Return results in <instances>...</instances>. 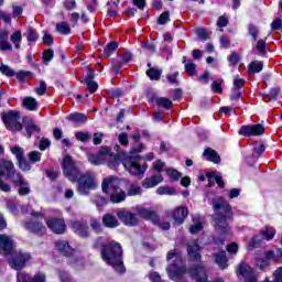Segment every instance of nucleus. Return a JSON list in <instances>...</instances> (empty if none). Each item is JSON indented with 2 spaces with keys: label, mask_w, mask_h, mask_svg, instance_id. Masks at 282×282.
<instances>
[{
  "label": "nucleus",
  "mask_w": 282,
  "mask_h": 282,
  "mask_svg": "<svg viewBox=\"0 0 282 282\" xmlns=\"http://www.w3.org/2000/svg\"><path fill=\"white\" fill-rule=\"evenodd\" d=\"M141 151L142 145H139L138 149H132L130 151V155H127L124 152L113 154L112 151L108 148V156H106L107 166L112 171H118L121 162L126 171H128L130 175H144V173L147 172V166L142 167L140 165V156H138V153H140Z\"/></svg>",
  "instance_id": "obj_1"
},
{
  "label": "nucleus",
  "mask_w": 282,
  "mask_h": 282,
  "mask_svg": "<svg viewBox=\"0 0 282 282\" xmlns=\"http://www.w3.org/2000/svg\"><path fill=\"white\" fill-rule=\"evenodd\" d=\"M62 169L64 171L65 177L69 180V182H77L78 187L77 191L79 195H89V191H96L98 187V182H96V175L91 173L80 174L78 172V167H76V163L72 160V156L65 155L62 162Z\"/></svg>",
  "instance_id": "obj_2"
},
{
  "label": "nucleus",
  "mask_w": 282,
  "mask_h": 282,
  "mask_svg": "<svg viewBox=\"0 0 282 282\" xmlns=\"http://www.w3.org/2000/svg\"><path fill=\"white\" fill-rule=\"evenodd\" d=\"M2 177L11 180L13 184H17L20 195H30V184L21 176V173L17 172L12 161L0 160V191L10 193V185L6 184Z\"/></svg>",
  "instance_id": "obj_3"
},
{
  "label": "nucleus",
  "mask_w": 282,
  "mask_h": 282,
  "mask_svg": "<svg viewBox=\"0 0 282 282\" xmlns=\"http://www.w3.org/2000/svg\"><path fill=\"white\" fill-rule=\"evenodd\" d=\"M213 208L215 210L214 215V226L215 230L219 235H226L229 232L230 228L228 227L227 219L232 217V206L226 200V198L219 196L214 199Z\"/></svg>",
  "instance_id": "obj_4"
},
{
  "label": "nucleus",
  "mask_w": 282,
  "mask_h": 282,
  "mask_svg": "<svg viewBox=\"0 0 282 282\" xmlns=\"http://www.w3.org/2000/svg\"><path fill=\"white\" fill-rule=\"evenodd\" d=\"M101 259L108 265H111L116 272L122 274L126 272L124 263L122 262V247L116 241L104 246L101 250Z\"/></svg>",
  "instance_id": "obj_5"
},
{
  "label": "nucleus",
  "mask_w": 282,
  "mask_h": 282,
  "mask_svg": "<svg viewBox=\"0 0 282 282\" xmlns=\"http://www.w3.org/2000/svg\"><path fill=\"white\" fill-rule=\"evenodd\" d=\"M169 267L166 268L167 276L171 281H180L186 274V265L177 249L170 250L166 254Z\"/></svg>",
  "instance_id": "obj_6"
},
{
  "label": "nucleus",
  "mask_w": 282,
  "mask_h": 282,
  "mask_svg": "<svg viewBox=\"0 0 282 282\" xmlns=\"http://www.w3.org/2000/svg\"><path fill=\"white\" fill-rule=\"evenodd\" d=\"M118 184H120V180L116 176L104 178L101 184L102 193L110 196L112 204H121V202L127 199V192L118 187Z\"/></svg>",
  "instance_id": "obj_7"
},
{
  "label": "nucleus",
  "mask_w": 282,
  "mask_h": 282,
  "mask_svg": "<svg viewBox=\"0 0 282 282\" xmlns=\"http://www.w3.org/2000/svg\"><path fill=\"white\" fill-rule=\"evenodd\" d=\"M21 115L18 111L2 113V122H4V127H7L9 131H21V129H23L21 121H19Z\"/></svg>",
  "instance_id": "obj_8"
},
{
  "label": "nucleus",
  "mask_w": 282,
  "mask_h": 282,
  "mask_svg": "<svg viewBox=\"0 0 282 282\" xmlns=\"http://www.w3.org/2000/svg\"><path fill=\"white\" fill-rule=\"evenodd\" d=\"M10 151L15 156L18 166L19 169H21V171H31L32 166L30 165V163H28V160L25 159V150H23V148L14 145L11 147Z\"/></svg>",
  "instance_id": "obj_9"
},
{
  "label": "nucleus",
  "mask_w": 282,
  "mask_h": 282,
  "mask_svg": "<svg viewBox=\"0 0 282 282\" xmlns=\"http://www.w3.org/2000/svg\"><path fill=\"white\" fill-rule=\"evenodd\" d=\"M30 259H32L30 253L19 250L14 252L10 265L13 268V270H22V268H25V263H28Z\"/></svg>",
  "instance_id": "obj_10"
},
{
  "label": "nucleus",
  "mask_w": 282,
  "mask_h": 282,
  "mask_svg": "<svg viewBox=\"0 0 282 282\" xmlns=\"http://www.w3.org/2000/svg\"><path fill=\"white\" fill-rule=\"evenodd\" d=\"M109 155V148H101L98 154H88V162L94 166H100V164H105L107 162V158Z\"/></svg>",
  "instance_id": "obj_11"
},
{
  "label": "nucleus",
  "mask_w": 282,
  "mask_h": 282,
  "mask_svg": "<svg viewBox=\"0 0 282 282\" xmlns=\"http://www.w3.org/2000/svg\"><path fill=\"white\" fill-rule=\"evenodd\" d=\"M265 133V127L263 124L258 123L253 126H243L239 130V135H263Z\"/></svg>",
  "instance_id": "obj_12"
},
{
  "label": "nucleus",
  "mask_w": 282,
  "mask_h": 282,
  "mask_svg": "<svg viewBox=\"0 0 282 282\" xmlns=\"http://www.w3.org/2000/svg\"><path fill=\"white\" fill-rule=\"evenodd\" d=\"M46 226L52 230V232H55V235H63L67 230L65 220L58 218L46 219Z\"/></svg>",
  "instance_id": "obj_13"
},
{
  "label": "nucleus",
  "mask_w": 282,
  "mask_h": 282,
  "mask_svg": "<svg viewBox=\"0 0 282 282\" xmlns=\"http://www.w3.org/2000/svg\"><path fill=\"white\" fill-rule=\"evenodd\" d=\"M117 217L124 224V226H137L138 216L135 214L127 212V210H118Z\"/></svg>",
  "instance_id": "obj_14"
},
{
  "label": "nucleus",
  "mask_w": 282,
  "mask_h": 282,
  "mask_svg": "<svg viewBox=\"0 0 282 282\" xmlns=\"http://www.w3.org/2000/svg\"><path fill=\"white\" fill-rule=\"evenodd\" d=\"M14 250V240L8 235H0V254H10Z\"/></svg>",
  "instance_id": "obj_15"
},
{
  "label": "nucleus",
  "mask_w": 282,
  "mask_h": 282,
  "mask_svg": "<svg viewBox=\"0 0 282 282\" xmlns=\"http://www.w3.org/2000/svg\"><path fill=\"white\" fill-rule=\"evenodd\" d=\"M189 276L196 280V282H208V275L206 274V267L197 265L188 271Z\"/></svg>",
  "instance_id": "obj_16"
},
{
  "label": "nucleus",
  "mask_w": 282,
  "mask_h": 282,
  "mask_svg": "<svg viewBox=\"0 0 282 282\" xmlns=\"http://www.w3.org/2000/svg\"><path fill=\"white\" fill-rule=\"evenodd\" d=\"M253 273H254V271L252 270V268H250V265L243 264V263L240 264L237 270L238 276H243V279H246L245 282H257Z\"/></svg>",
  "instance_id": "obj_17"
},
{
  "label": "nucleus",
  "mask_w": 282,
  "mask_h": 282,
  "mask_svg": "<svg viewBox=\"0 0 282 282\" xmlns=\"http://www.w3.org/2000/svg\"><path fill=\"white\" fill-rule=\"evenodd\" d=\"M187 254L191 261H199L202 259V253H199V245L197 240H194L187 245Z\"/></svg>",
  "instance_id": "obj_18"
},
{
  "label": "nucleus",
  "mask_w": 282,
  "mask_h": 282,
  "mask_svg": "<svg viewBox=\"0 0 282 282\" xmlns=\"http://www.w3.org/2000/svg\"><path fill=\"white\" fill-rule=\"evenodd\" d=\"M186 217H188V208L185 206H178L174 209L173 213V218L175 224H177L178 226L181 224H184Z\"/></svg>",
  "instance_id": "obj_19"
},
{
  "label": "nucleus",
  "mask_w": 282,
  "mask_h": 282,
  "mask_svg": "<svg viewBox=\"0 0 282 282\" xmlns=\"http://www.w3.org/2000/svg\"><path fill=\"white\" fill-rule=\"evenodd\" d=\"M45 273H36L33 278H30L28 273H19L18 274V282H45Z\"/></svg>",
  "instance_id": "obj_20"
},
{
  "label": "nucleus",
  "mask_w": 282,
  "mask_h": 282,
  "mask_svg": "<svg viewBox=\"0 0 282 282\" xmlns=\"http://www.w3.org/2000/svg\"><path fill=\"white\" fill-rule=\"evenodd\" d=\"M162 182H164L162 174H155L145 178L142 182V186L143 188H155V186H158V184H162Z\"/></svg>",
  "instance_id": "obj_21"
},
{
  "label": "nucleus",
  "mask_w": 282,
  "mask_h": 282,
  "mask_svg": "<svg viewBox=\"0 0 282 282\" xmlns=\"http://www.w3.org/2000/svg\"><path fill=\"white\" fill-rule=\"evenodd\" d=\"M55 248L65 257L74 254V248L69 246V242L65 240H59L55 243Z\"/></svg>",
  "instance_id": "obj_22"
},
{
  "label": "nucleus",
  "mask_w": 282,
  "mask_h": 282,
  "mask_svg": "<svg viewBox=\"0 0 282 282\" xmlns=\"http://www.w3.org/2000/svg\"><path fill=\"white\" fill-rule=\"evenodd\" d=\"M102 224L106 228H118V226H120L118 218L111 214L104 215Z\"/></svg>",
  "instance_id": "obj_23"
},
{
  "label": "nucleus",
  "mask_w": 282,
  "mask_h": 282,
  "mask_svg": "<svg viewBox=\"0 0 282 282\" xmlns=\"http://www.w3.org/2000/svg\"><path fill=\"white\" fill-rule=\"evenodd\" d=\"M73 230L79 235V237H88L89 236V227H87V224L75 221L73 223Z\"/></svg>",
  "instance_id": "obj_24"
},
{
  "label": "nucleus",
  "mask_w": 282,
  "mask_h": 282,
  "mask_svg": "<svg viewBox=\"0 0 282 282\" xmlns=\"http://www.w3.org/2000/svg\"><path fill=\"white\" fill-rule=\"evenodd\" d=\"M66 120L75 122V124H84V122H87V115L80 112L70 113L67 116Z\"/></svg>",
  "instance_id": "obj_25"
},
{
  "label": "nucleus",
  "mask_w": 282,
  "mask_h": 282,
  "mask_svg": "<svg viewBox=\"0 0 282 282\" xmlns=\"http://www.w3.org/2000/svg\"><path fill=\"white\" fill-rule=\"evenodd\" d=\"M23 107L28 109V111H36L39 108V101L34 97H25L22 101Z\"/></svg>",
  "instance_id": "obj_26"
},
{
  "label": "nucleus",
  "mask_w": 282,
  "mask_h": 282,
  "mask_svg": "<svg viewBox=\"0 0 282 282\" xmlns=\"http://www.w3.org/2000/svg\"><path fill=\"white\" fill-rule=\"evenodd\" d=\"M25 228H28V230H31V232H36L37 235H43L46 230L44 225L41 223H26Z\"/></svg>",
  "instance_id": "obj_27"
},
{
  "label": "nucleus",
  "mask_w": 282,
  "mask_h": 282,
  "mask_svg": "<svg viewBox=\"0 0 282 282\" xmlns=\"http://www.w3.org/2000/svg\"><path fill=\"white\" fill-rule=\"evenodd\" d=\"M260 235L262 239H265V241H272V239H274V235H276V229H274V227H265L261 229Z\"/></svg>",
  "instance_id": "obj_28"
},
{
  "label": "nucleus",
  "mask_w": 282,
  "mask_h": 282,
  "mask_svg": "<svg viewBox=\"0 0 282 282\" xmlns=\"http://www.w3.org/2000/svg\"><path fill=\"white\" fill-rule=\"evenodd\" d=\"M203 155H205V158H207V162H214V164H219L220 162V158L219 154H217V152H215V150L212 149H206L203 153Z\"/></svg>",
  "instance_id": "obj_29"
},
{
  "label": "nucleus",
  "mask_w": 282,
  "mask_h": 282,
  "mask_svg": "<svg viewBox=\"0 0 282 282\" xmlns=\"http://www.w3.org/2000/svg\"><path fill=\"white\" fill-rule=\"evenodd\" d=\"M216 263L221 268V270H226L228 268V259L226 258V251H220L216 254Z\"/></svg>",
  "instance_id": "obj_30"
},
{
  "label": "nucleus",
  "mask_w": 282,
  "mask_h": 282,
  "mask_svg": "<svg viewBox=\"0 0 282 282\" xmlns=\"http://www.w3.org/2000/svg\"><path fill=\"white\" fill-rule=\"evenodd\" d=\"M55 30L59 34H64V35H67L72 32V28H69V24L67 22L57 23Z\"/></svg>",
  "instance_id": "obj_31"
},
{
  "label": "nucleus",
  "mask_w": 282,
  "mask_h": 282,
  "mask_svg": "<svg viewBox=\"0 0 282 282\" xmlns=\"http://www.w3.org/2000/svg\"><path fill=\"white\" fill-rule=\"evenodd\" d=\"M11 42L13 44H15V50H20L21 47V41H23V35L21 33V31H15L12 35H11Z\"/></svg>",
  "instance_id": "obj_32"
},
{
  "label": "nucleus",
  "mask_w": 282,
  "mask_h": 282,
  "mask_svg": "<svg viewBox=\"0 0 282 282\" xmlns=\"http://www.w3.org/2000/svg\"><path fill=\"white\" fill-rule=\"evenodd\" d=\"M263 70V63L259 61L251 62L249 64V72L251 74H259V72Z\"/></svg>",
  "instance_id": "obj_33"
},
{
  "label": "nucleus",
  "mask_w": 282,
  "mask_h": 282,
  "mask_svg": "<svg viewBox=\"0 0 282 282\" xmlns=\"http://www.w3.org/2000/svg\"><path fill=\"white\" fill-rule=\"evenodd\" d=\"M126 195H128L129 197H135V195H142V187H140V185L138 184H131Z\"/></svg>",
  "instance_id": "obj_34"
},
{
  "label": "nucleus",
  "mask_w": 282,
  "mask_h": 282,
  "mask_svg": "<svg viewBox=\"0 0 282 282\" xmlns=\"http://www.w3.org/2000/svg\"><path fill=\"white\" fill-rule=\"evenodd\" d=\"M166 174L169 175L171 182H178L182 178V173L174 169H167L165 170Z\"/></svg>",
  "instance_id": "obj_35"
},
{
  "label": "nucleus",
  "mask_w": 282,
  "mask_h": 282,
  "mask_svg": "<svg viewBox=\"0 0 282 282\" xmlns=\"http://www.w3.org/2000/svg\"><path fill=\"white\" fill-rule=\"evenodd\" d=\"M147 76L151 80H158L162 76V69L150 68L147 70Z\"/></svg>",
  "instance_id": "obj_36"
},
{
  "label": "nucleus",
  "mask_w": 282,
  "mask_h": 282,
  "mask_svg": "<svg viewBox=\"0 0 282 282\" xmlns=\"http://www.w3.org/2000/svg\"><path fill=\"white\" fill-rule=\"evenodd\" d=\"M158 195H175V188L169 186H160L156 188Z\"/></svg>",
  "instance_id": "obj_37"
},
{
  "label": "nucleus",
  "mask_w": 282,
  "mask_h": 282,
  "mask_svg": "<svg viewBox=\"0 0 282 282\" xmlns=\"http://www.w3.org/2000/svg\"><path fill=\"white\" fill-rule=\"evenodd\" d=\"M26 41L29 42V45H32V43L39 41V33H36L34 29H29L26 33Z\"/></svg>",
  "instance_id": "obj_38"
},
{
  "label": "nucleus",
  "mask_w": 282,
  "mask_h": 282,
  "mask_svg": "<svg viewBox=\"0 0 282 282\" xmlns=\"http://www.w3.org/2000/svg\"><path fill=\"white\" fill-rule=\"evenodd\" d=\"M185 72L189 76H197V66L193 62H187L185 64Z\"/></svg>",
  "instance_id": "obj_39"
},
{
  "label": "nucleus",
  "mask_w": 282,
  "mask_h": 282,
  "mask_svg": "<svg viewBox=\"0 0 282 282\" xmlns=\"http://www.w3.org/2000/svg\"><path fill=\"white\" fill-rule=\"evenodd\" d=\"M138 213H139L140 217H143V219H152V217H155V213H153L144 207L138 208Z\"/></svg>",
  "instance_id": "obj_40"
},
{
  "label": "nucleus",
  "mask_w": 282,
  "mask_h": 282,
  "mask_svg": "<svg viewBox=\"0 0 282 282\" xmlns=\"http://www.w3.org/2000/svg\"><path fill=\"white\" fill-rule=\"evenodd\" d=\"M116 50H118V43L117 42H110L105 47L104 54H105V56L109 57V56H111L112 52H116Z\"/></svg>",
  "instance_id": "obj_41"
},
{
  "label": "nucleus",
  "mask_w": 282,
  "mask_h": 282,
  "mask_svg": "<svg viewBox=\"0 0 282 282\" xmlns=\"http://www.w3.org/2000/svg\"><path fill=\"white\" fill-rule=\"evenodd\" d=\"M156 105H159V107H163L164 109H170V107H173V101H171L169 98L161 97L156 99Z\"/></svg>",
  "instance_id": "obj_42"
},
{
  "label": "nucleus",
  "mask_w": 282,
  "mask_h": 282,
  "mask_svg": "<svg viewBox=\"0 0 282 282\" xmlns=\"http://www.w3.org/2000/svg\"><path fill=\"white\" fill-rule=\"evenodd\" d=\"M207 177L209 180V182H213V180H215L216 184H218L219 188H224V180L221 178V176L216 175L215 172H212L209 174H207Z\"/></svg>",
  "instance_id": "obj_43"
},
{
  "label": "nucleus",
  "mask_w": 282,
  "mask_h": 282,
  "mask_svg": "<svg viewBox=\"0 0 282 282\" xmlns=\"http://www.w3.org/2000/svg\"><path fill=\"white\" fill-rule=\"evenodd\" d=\"M75 138L79 140V142H87V140H91V134H89V132L79 131L75 133Z\"/></svg>",
  "instance_id": "obj_44"
},
{
  "label": "nucleus",
  "mask_w": 282,
  "mask_h": 282,
  "mask_svg": "<svg viewBox=\"0 0 282 282\" xmlns=\"http://www.w3.org/2000/svg\"><path fill=\"white\" fill-rule=\"evenodd\" d=\"M245 85H246V79L239 78V77H235L234 78V87H232V89H239L240 91H242Z\"/></svg>",
  "instance_id": "obj_45"
},
{
  "label": "nucleus",
  "mask_w": 282,
  "mask_h": 282,
  "mask_svg": "<svg viewBox=\"0 0 282 282\" xmlns=\"http://www.w3.org/2000/svg\"><path fill=\"white\" fill-rule=\"evenodd\" d=\"M217 25H218V30L220 32H224V29L223 28H226V25H228V18L226 15H221L218 18V22H217Z\"/></svg>",
  "instance_id": "obj_46"
},
{
  "label": "nucleus",
  "mask_w": 282,
  "mask_h": 282,
  "mask_svg": "<svg viewBox=\"0 0 282 282\" xmlns=\"http://www.w3.org/2000/svg\"><path fill=\"white\" fill-rule=\"evenodd\" d=\"M248 31H249L250 36H252L253 41H257V39L259 36V29L257 26H254V24H249Z\"/></svg>",
  "instance_id": "obj_47"
},
{
  "label": "nucleus",
  "mask_w": 282,
  "mask_h": 282,
  "mask_svg": "<svg viewBox=\"0 0 282 282\" xmlns=\"http://www.w3.org/2000/svg\"><path fill=\"white\" fill-rule=\"evenodd\" d=\"M169 21H171L169 12H163L159 19H158V23L159 25H166V23H169Z\"/></svg>",
  "instance_id": "obj_48"
},
{
  "label": "nucleus",
  "mask_w": 282,
  "mask_h": 282,
  "mask_svg": "<svg viewBox=\"0 0 282 282\" xmlns=\"http://www.w3.org/2000/svg\"><path fill=\"white\" fill-rule=\"evenodd\" d=\"M29 160L33 164L36 162H41V153L39 151H32L31 153H29Z\"/></svg>",
  "instance_id": "obj_49"
},
{
  "label": "nucleus",
  "mask_w": 282,
  "mask_h": 282,
  "mask_svg": "<svg viewBox=\"0 0 282 282\" xmlns=\"http://www.w3.org/2000/svg\"><path fill=\"white\" fill-rule=\"evenodd\" d=\"M85 83L87 84V89L90 94H94V91L98 89V83L90 79H85Z\"/></svg>",
  "instance_id": "obj_50"
},
{
  "label": "nucleus",
  "mask_w": 282,
  "mask_h": 282,
  "mask_svg": "<svg viewBox=\"0 0 282 282\" xmlns=\"http://www.w3.org/2000/svg\"><path fill=\"white\" fill-rule=\"evenodd\" d=\"M261 245V240H259V237L254 236L251 238V240L248 243V250H254L257 246Z\"/></svg>",
  "instance_id": "obj_51"
},
{
  "label": "nucleus",
  "mask_w": 282,
  "mask_h": 282,
  "mask_svg": "<svg viewBox=\"0 0 282 282\" xmlns=\"http://www.w3.org/2000/svg\"><path fill=\"white\" fill-rule=\"evenodd\" d=\"M43 43L45 45H53L54 44V37L47 31H43V37H42Z\"/></svg>",
  "instance_id": "obj_52"
},
{
  "label": "nucleus",
  "mask_w": 282,
  "mask_h": 282,
  "mask_svg": "<svg viewBox=\"0 0 282 282\" xmlns=\"http://www.w3.org/2000/svg\"><path fill=\"white\" fill-rule=\"evenodd\" d=\"M39 131H41V129L39 128V126L34 124V122H31L28 127H26V133L30 138V135H32V133H39Z\"/></svg>",
  "instance_id": "obj_53"
},
{
  "label": "nucleus",
  "mask_w": 282,
  "mask_h": 282,
  "mask_svg": "<svg viewBox=\"0 0 282 282\" xmlns=\"http://www.w3.org/2000/svg\"><path fill=\"white\" fill-rule=\"evenodd\" d=\"M45 91H47V84L42 80L40 82V86L35 89V94H37V96H43Z\"/></svg>",
  "instance_id": "obj_54"
},
{
  "label": "nucleus",
  "mask_w": 282,
  "mask_h": 282,
  "mask_svg": "<svg viewBox=\"0 0 282 282\" xmlns=\"http://www.w3.org/2000/svg\"><path fill=\"white\" fill-rule=\"evenodd\" d=\"M164 166H166V163H164L162 160H156L153 163L152 169L154 171L161 172V171H164Z\"/></svg>",
  "instance_id": "obj_55"
},
{
  "label": "nucleus",
  "mask_w": 282,
  "mask_h": 282,
  "mask_svg": "<svg viewBox=\"0 0 282 282\" xmlns=\"http://www.w3.org/2000/svg\"><path fill=\"white\" fill-rule=\"evenodd\" d=\"M0 72L4 76H14V70H12V68H10L8 65H1Z\"/></svg>",
  "instance_id": "obj_56"
},
{
  "label": "nucleus",
  "mask_w": 282,
  "mask_h": 282,
  "mask_svg": "<svg viewBox=\"0 0 282 282\" xmlns=\"http://www.w3.org/2000/svg\"><path fill=\"white\" fill-rule=\"evenodd\" d=\"M42 58H43V61H45V63H50V61H52V58H54V51L53 50L44 51Z\"/></svg>",
  "instance_id": "obj_57"
},
{
  "label": "nucleus",
  "mask_w": 282,
  "mask_h": 282,
  "mask_svg": "<svg viewBox=\"0 0 282 282\" xmlns=\"http://www.w3.org/2000/svg\"><path fill=\"white\" fill-rule=\"evenodd\" d=\"M177 76H180V72H175L174 74H167L166 75L167 82L171 85H177Z\"/></svg>",
  "instance_id": "obj_58"
},
{
  "label": "nucleus",
  "mask_w": 282,
  "mask_h": 282,
  "mask_svg": "<svg viewBox=\"0 0 282 282\" xmlns=\"http://www.w3.org/2000/svg\"><path fill=\"white\" fill-rule=\"evenodd\" d=\"M256 50H258V52H260V54H265V52H268L265 50V40H259L257 42Z\"/></svg>",
  "instance_id": "obj_59"
},
{
  "label": "nucleus",
  "mask_w": 282,
  "mask_h": 282,
  "mask_svg": "<svg viewBox=\"0 0 282 282\" xmlns=\"http://www.w3.org/2000/svg\"><path fill=\"white\" fill-rule=\"evenodd\" d=\"M0 50H1V52H11L12 44H10V42H8V40L1 41Z\"/></svg>",
  "instance_id": "obj_60"
},
{
  "label": "nucleus",
  "mask_w": 282,
  "mask_h": 282,
  "mask_svg": "<svg viewBox=\"0 0 282 282\" xmlns=\"http://www.w3.org/2000/svg\"><path fill=\"white\" fill-rule=\"evenodd\" d=\"M242 90L237 88L231 89L230 100H239L241 98Z\"/></svg>",
  "instance_id": "obj_61"
},
{
  "label": "nucleus",
  "mask_w": 282,
  "mask_h": 282,
  "mask_svg": "<svg viewBox=\"0 0 282 282\" xmlns=\"http://www.w3.org/2000/svg\"><path fill=\"white\" fill-rule=\"evenodd\" d=\"M59 281L61 282H73L69 274L65 271H59Z\"/></svg>",
  "instance_id": "obj_62"
},
{
  "label": "nucleus",
  "mask_w": 282,
  "mask_h": 282,
  "mask_svg": "<svg viewBox=\"0 0 282 282\" xmlns=\"http://www.w3.org/2000/svg\"><path fill=\"white\" fill-rule=\"evenodd\" d=\"M64 8H65V10H74L76 8V1L75 0H65Z\"/></svg>",
  "instance_id": "obj_63"
},
{
  "label": "nucleus",
  "mask_w": 282,
  "mask_h": 282,
  "mask_svg": "<svg viewBox=\"0 0 282 282\" xmlns=\"http://www.w3.org/2000/svg\"><path fill=\"white\" fill-rule=\"evenodd\" d=\"M274 282H282V267L278 268L274 273Z\"/></svg>",
  "instance_id": "obj_64"
}]
</instances>
